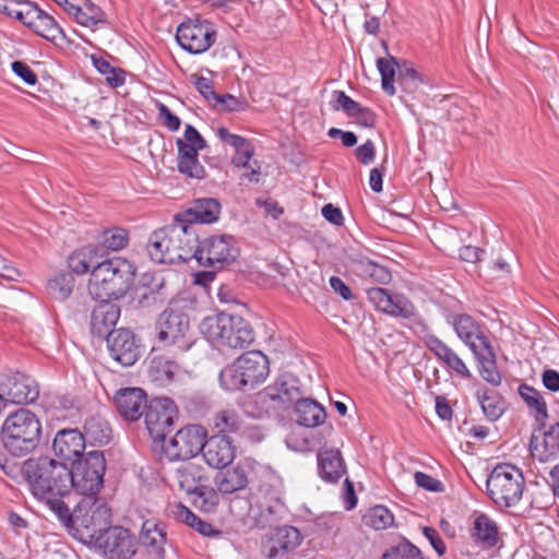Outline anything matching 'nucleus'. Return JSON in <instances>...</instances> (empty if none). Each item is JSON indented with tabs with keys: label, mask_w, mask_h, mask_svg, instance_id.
<instances>
[{
	"label": "nucleus",
	"mask_w": 559,
	"mask_h": 559,
	"mask_svg": "<svg viewBox=\"0 0 559 559\" xmlns=\"http://www.w3.org/2000/svg\"><path fill=\"white\" fill-rule=\"evenodd\" d=\"M22 474L35 498L50 511H64V499H69L70 471L64 463L40 456L23 463Z\"/></svg>",
	"instance_id": "obj_1"
},
{
	"label": "nucleus",
	"mask_w": 559,
	"mask_h": 559,
	"mask_svg": "<svg viewBox=\"0 0 559 559\" xmlns=\"http://www.w3.org/2000/svg\"><path fill=\"white\" fill-rule=\"evenodd\" d=\"M64 511L55 514L71 534L84 543H97L111 527V510L107 503L96 497H84L71 512L66 501Z\"/></svg>",
	"instance_id": "obj_2"
},
{
	"label": "nucleus",
	"mask_w": 559,
	"mask_h": 559,
	"mask_svg": "<svg viewBox=\"0 0 559 559\" xmlns=\"http://www.w3.org/2000/svg\"><path fill=\"white\" fill-rule=\"evenodd\" d=\"M198 233L177 216L175 223L155 230L147 242V253L157 263H178L194 259Z\"/></svg>",
	"instance_id": "obj_3"
},
{
	"label": "nucleus",
	"mask_w": 559,
	"mask_h": 559,
	"mask_svg": "<svg viewBox=\"0 0 559 559\" xmlns=\"http://www.w3.org/2000/svg\"><path fill=\"white\" fill-rule=\"evenodd\" d=\"M135 269L128 260L115 257L94 265L88 281V294L95 300L109 301L123 297L130 289Z\"/></svg>",
	"instance_id": "obj_4"
},
{
	"label": "nucleus",
	"mask_w": 559,
	"mask_h": 559,
	"mask_svg": "<svg viewBox=\"0 0 559 559\" xmlns=\"http://www.w3.org/2000/svg\"><path fill=\"white\" fill-rule=\"evenodd\" d=\"M202 334L213 344L229 348H243L254 341L251 324L242 317L219 312L207 317L200 324Z\"/></svg>",
	"instance_id": "obj_5"
},
{
	"label": "nucleus",
	"mask_w": 559,
	"mask_h": 559,
	"mask_svg": "<svg viewBox=\"0 0 559 559\" xmlns=\"http://www.w3.org/2000/svg\"><path fill=\"white\" fill-rule=\"evenodd\" d=\"M269 365L267 357L260 350L246 352L221 371L219 383L226 391L253 389L267 378Z\"/></svg>",
	"instance_id": "obj_6"
},
{
	"label": "nucleus",
	"mask_w": 559,
	"mask_h": 559,
	"mask_svg": "<svg viewBox=\"0 0 559 559\" xmlns=\"http://www.w3.org/2000/svg\"><path fill=\"white\" fill-rule=\"evenodd\" d=\"M40 430V423L35 414L26 408H20L3 423L4 448L15 456L26 455L37 447Z\"/></svg>",
	"instance_id": "obj_7"
},
{
	"label": "nucleus",
	"mask_w": 559,
	"mask_h": 559,
	"mask_svg": "<svg viewBox=\"0 0 559 559\" xmlns=\"http://www.w3.org/2000/svg\"><path fill=\"white\" fill-rule=\"evenodd\" d=\"M69 477V493L73 488L84 497H95L103 487L106 460L102 451H91L73 462Z\"/></svg>",
	"instance_id": "obj_8"
},
{
	"label": "nucleus",
	"mask_w": 559,
	"mask_h": 559,
	"mask_svg": "<svg viewBox=\"0 0 559 559\" xmlns=\"http://www.w3.org/2000/svg\"><path fill=\"white\" fill-rule=\"evenodd\" d=\"M525 481L520 468L511 464L497 465L487 479L492 501L500 507H513L522 498Z\"/></svg>",
	"instance_id": "obj_9"
},
{
	"label": "nucleus",
	"mask_w": 559,
	"mask_h": 559,
	"mask_svg": "<svg viewBox=\"0 0 559 559\" xmlns=\"http://www.w3.org/2000/svg\"><path fill=\"white\" fill-rule=\"evenodd\" d=\"M239 255L236 239L230 235H214L198 239L194 259L201 266L222 270Z\"/></svg>",
	"instance_id": "obj_10"
},
{
	"label": "nucleus",
	"mask_w": 559,
	"mask_h": 559,
	"mask_svg": "<svg viewBox=\"0 0 559 559\" xmlns=\"http://www.w3.org/2000/svg\"><path fill=\"white\" fill-rule=\"evenodd\" d=\"M204 469L201 465L187 462L176 469V480L180 489L193 496V503L200 509L210 512L216 506L214 490L204 485Z\"/></svg>",
	"instance_id": "obj_11"
},
{
	"label": "nucleus",
	"mask_w": 559,
	"mask_h": 559,
	"mask_svg": "<svg viewBox=\"0 0 559 559\" xmlns=\"http://www.w3.org/2000/svg\"><path fill=\"white\" fill-rule=\"evenodd\" d=\"M252 501L251 512L257 527H269L282 519L285 507L274 486L261 484L252 493Z\"/></svg>",
	"instance_id": "obj_12"
},
{
	"label": "nucleus",
	"mask_w": 559,
	"mask_h": 559,
	"mask_svg": "<svg viewBox=\"0 0 559 559\" xmlns=\"http://www.w3.org/2000/svg\"><path fill=\"white\" fill-rule=\"evenodd\" d=\"M144 415L145 426L151 438L160 441L173 430L178 408L171 399L158 397L147 404Z\"/></svg>",
	"instance_id": "obj_13"
},
{
	"label": "nucleus",
	"mask_w": 559,
	"mask_h": 559,
	"mask_svg": "<svg viewBox=\"0 0 559 559\" xmlns=\"http://www.w3.org/2000/svg\"><path fill=\"white\" fill-rule=\"evenodd\" d=\"M206 430L201 425H187L179 429L165 448L171 461H187L202 452Z\"/></svg>",
	"instance_id": "obj_14"
},
{
	"label": "nucleus",
	"mask_w": 559,
	"mask_h": 559,
	"mask_svg": "<svg viewBox=\"0 0 559 559\" xmlns=\"http://www.w3.org/2000/svg\"><path fill=\"white\" fill-rule=\"evenodd\" d=\"M156 329L160 344L176 345L180 350L190 346L189 342L185 340L189 331V319L183 312L171 308L165 309L156 322Z\"/></svg>",
	"instance_id": "obj_15"
},
{
	"label": "nucleus",
	"mask_w": 559,
	"mask_h": 559,
	"mask_svg": "<svg viewBox=\"0 0 559 559\" xmlns=\"http://www.w3.org/2000/svg\"><path fill=\"white\" fill-rule=\"evenodd\" d=\"M215 38L216 32L207 23L189 21L181 23L176 32V39L180 47L193 55L210 49Z\"/></svg>",
	"instance_id": "obj_16"
},
{
	"label": "nucleus",
	"mask_w": 559,
	"mask_h": 559,
	"mask_svg": "<svg viewBox=\"0 0 559 559\" xmlns=\"http://www.w3.org/2000/svg\"><path fill=\"white\" fill-rule=\"evenodd\" d=\"M109 559H130L136 552V539L121 526H111L96 543Z\"/></svg>",
	"instance_id": "obj_17"
},
{
	"label": "nucleus",
	"mask_w": 559,
	"mask_h": 559,
	"mask_svg": "<svg viewBox=\"0 0 559 559\" xmlns=\"http://www.w3.org/2000/svg\"><path fill=\"white\" fill-rule=\"evenodd\" d=\"M302 536L294 526L277 527L263 543L262 549L266 559H289L301 544Z\"/></svg>",
	"instance_id": "obj_18"
},
{
	"label": "nucleus",
	"mask_w": 559,
	"mask_h": 559,
	"mask_svg": "<svg viewBox=\"0 0 559 559\" xmlns=\"http://www.w3.org/2000/svg\"><path fill=\"white\" fill-rule=\"evenodd\" d=\"M367 297L377 310L391 317L408 319L415 314V307L408 298L400 294H390L385 288H369Z\"/></svg>",
	"instance_id": "obj_19"
},
{
	"label": "nucleus",
	"mask_w": 559,
	"mask_h": 559,
	"mask_svg": "<svg viewBox=\"0 0 559 559\" xmlns=\"http://www.w3.org/2000/svg\"><path fill=\"white\" fill-rule=\"evenodd\" d=\"M114 403L118 414L128 421H136L147 407L146 392L138 386L119 389L114 395Z\"/></svg>",
	"instance_id": "obj_20"
},
{
	"label": "nucleus",
	"mask_w": 559,
	"mask_h": 559,
	"mask_svg": "<svg viewBox=\"0 0 559 559\" xmlns=\"http://www.w3.org/2000/svg\"><path fill=\"white\" fill-rule=\"evenodd\" d=\"M106 341L110 356L122 366H132L140 358V346L129 330H114Z\"/></svg>",
	"instance_id": "obj_21"
},
{
	"label": "nucleus",
	"mask_w": 559,
	"mask_h": 559,
	"mask_svg": "<svg viewBox=\"0 0 559 559\" xmlns=\"http://www.w3.org/2000/svg\"><path fill=\"white\" fill-rule=\"evenodd\" d=\"M202 455L211 467L223 469L234 461L236 447L227 436L214 435L204 440Z\"/></svg>",
	"instance_id": "obj_22"
},
{
	"label": "nucleus",
	"mask_w": 559,
	"mask_h": 559,
	"mask_svg": "<svg viewBox=\"0 0 559 559\" xmlns=\"http://www.w3.org/2000/svg\"><path fill=\"white\" fill-rule=\"evenodd\" d=\"M260 397L263 402L270 401L276 406L285 408L300 399V390L295 378L283 374L273 384L266 386L260 393Z\"/></svg>",
	"instance_id": "obj_23"
},
{
	"label": "nucleus",
	"mask_w": 559,
	"mask_h": 559,
	"mask_svg": "<svg viewBox=\"0 0 559 559\" xmlns=\"http://www.w3.org/2000/svg\"><path fill=\"white\" fill-rule=\"evenodd\" d=\"M85 441L79 429H63L59 431L52 442V449L57 456L72 464L82 459Z\"/></svg>",
	"instance_id": "obj_24"
},
{
	"label": "nucleus",
	"mask_w": 559,
	"mask_h": 559,
	"mask_svg": "<svg viewBox=\"0 0 559 559\" xmlns=\"http://www.w3.org/2000/svg\"><path fill=\"white\" fill-rule=\"evenodd\" d=\"M166 532L162 524L146 520L142 524L140 543L146 550L147 559H165Z\"/></svg>",
	"instance_id": "obj_25"
},
{
	"label": "nucleus",
	"mask_w": 559,
	"mask_h": 559,
	"mask_svg": "<svg viewBox=\"0 0 559 559\" xmlns=\"http://www.w3.org/2000/svg\"><path fill=\"white\" fill-rule=\"evenodd\" d=\"M453 329L461 341L475 353L480 349L483 343H490L484 334L481 326L468 314H454L451 321Z\"/></svg>",
	"instance_id": "obj_26"
},
{
	"label": "nucleus",
	"mask_w": 559,
	"mask_h": 559,
	"mask_svg": "<svg viewBox=\"0 0 559 559\" xmlns=\"http://www.w3.org/2000/svg\"><path fill=\"white\" fill-rule=\"evenodd\" d=\"M221 204L212 198L198 199L192 206L183 213L177 214L183 224H189L195 228V224H211L218 219Z\"/></svg>",
	"instance_id": "obj_27"
},
{
	"label": "nucleus",
	"mask_w": 559,
	"mask_h": 559,
	"mask_svg": "<svg viewBox=\"0 0 559 559\" xmlns=\"http://www.w3.org/2000/svg\"><path fill=\"white\" fill-rule=\"evenodd\" d=\"M27 15L26 26L32 28L37 35L53 44L66 38L64 32L55 19L38 7L34 5L31 14Z\"/></svg>",
	"instance_id": "obj_28"
},
{
	"label": "nucleus",
	"mask_w": 559,
	"mask_h": 559,
	"mask_svg": "<svg viewBox=\"0 0 559 559\" xmlns=\"http://www.w3.org/2000/svg\"><path fill=\"white\" fill-rule=\"evenodd\" d=\"M120 308L109 301H99L91 314V331L98 337H106L118 322Z\"/></svg>",
	"instance_id": "obj_29"
},
{
	"label": "nucleus",
	"mask_w": 559,
	"mask_h": 559,
	"mask_svg": "<svg viewBox=\"0 0 559 559\" xmlns=\"http://www.w3.org/2000/svg\"><path fill=\"white\" fill-rule=\"evenodd\" d=\"M471 536L481 549H491L499 543V527L491 518L481 513L473 522Z\"/></svg>",
	"instance_id": "obj_30"
},
{
	"label": "nucleus",
	"mask_w": 559,
	"mask_h": 559,
	"mask_svg": "<svg viewBox=\"0 0 559 559\" xmlns=\"http://www.w3.org/2000/svg\"><path fill=\"white\" fill-rule=\"evenodd\" d=\"M318 467L320 476L328 481H337L346 472L338 450H321L318 454Z\"/></svg>",
	"instance_id": "obj_31"
},
{
	"label": "nucleus",
	"mask_w": 559,
	"mask_h": 559,
	"mask_svg": "<svg viewBox=\"0 0 559 559\" xmlns=\"http://www.w3.org/2000/svg\"><path fill=\"white\" fill-rule=\"evenodd\" d=\"M103 254L96 246H85L75 250L68 258V266L71 272L83 275L92 272L94 265L99 264Z\"/></svg>",
	"instance_id": "obj_32"
},
{
	"label": "nucleus",
	"mask_w": 559,
	"mask_h": 559,
	"mask_svg": "<svg viewBox=\"0 0 559 559\" xmlns=\"http://www.w3.org/2000/svg\"><path fill=\"white\" fill-rule=\"evenodd\" d=\"M214 428L217 430V435L226 436L228 433L250 435L249 428L245 427L243 421L239 414L233 408H226L218 411L212 419Z\"/></svg>",
	"instance_id": "obj_33"
},
{
	"label": "nucleus",
	"mask_w": 559,
	"mask_h": 559,
	"mask_svg": "<svg viewBox=\"0 0 559 559\" xmlns=\"http://www.w3.org/2000/svg\"><path fill=\"white\" fill-rule=\"evenodd\" d=\"M295 413L297 423L309 428L320 426L326 418L325 409L311 399H299L296 402Z\"/></svg>",
	"instance_id": "obj_34"
},
{
	"label": "nucleus",
	"mask_w": 559,
	"mask_h": 559,
	"mask_svg": "<svg viewBox=\"0 0 559 559\" xmlns=\"http://www.w3.org/2000/svg\"><path fill=\"white\" fill-rule=\"evenodd\" d=\"M179 371V365L164 355L154 356L150 361L148 376L159 385H167L175 381Z\"/></svg>",
	"instance_id": "obj_35"
},
{
	"label": "nucleus",
	"mask_w": 559,
	"mask_h": 559,
	"mask_svg": "<svg viewBox=\"0 0 559 559\" xmlns=\"http://www.w3.org/2000/svg\"><path fill=\"white\" fill-rule=\"evenodd\" d=\"M429 349L444 362L449 368L463 378H471V372L464 361L445 343L437 337H431L428 342Z\"/></svg>",
	"instance_id": "obj_36"
},
{
	"label": "nucleus",
	"mask_w": 559,
	"mask_h": 559,
	"mask_svg": "<svg viewBox=\"0 0 559 559\" xmlns=\"http://www.w3.org/2000/svg\"><path fill=\"white\" fill-rule=\"evenodd\" d=\"M215 485L222 493H234L245 489L248 485L247 472L239 465L221 471L215 476Z\"/></svg>",
	"instance_id": "obj_37"
},
{
	"label": "nucleus",
	"mask_w": 559,
	"mask_h": 559,
	"mask_svg": "<svg viewBox=\"0 0 559 559\" xmlns=\"http://www.w3.org/2000/svg\"><path fill=\"white\" fill-rule=\"evenodd\" d=\"M176 144L178 148L177 160H189L190 158L199 157V151L205 148L206 141L194 127L187 124L183 138L178 139Z\"/></svg>",
	"instance_id": "obj_38"
},
{
	"label": "nucleus",
	"mask_w": 559,
	"mask_h": 559,
	"mask_svg": "<svg viewBox=\"0 0 559 559\" xmlns=\"http://www.w3.org/2000/svg\"><path fill=\"white\" fill-rule=\"evenodd\" d=\"M520 396L533 414L539 428H545V421L548 417L547 404L542 393L528 384H521L518 389Z\"/></svg>",
	"instance_id": "obj_39"
},
{
	"label": "nucleus",
	"mask_w": 559,
	"mask_h": 559,
	"mask_svg": "<svg viewBox=\"0 0 559 559\" xmlns=\"http://www.w3.org/2000/svg\"><path fill=\"white\" fill-rule=\"evenodd\" d=\"M479 364V372L484 380L498 385L501 382V374L496 364V354L490 343H483L480 349L473 353Z\"/></svg>",
	"instance_id": "obj_40"
},
{
	"label": "nucleus",
	"mask_w": 559,
	"mask_h": 559,
	"mask_svg": "<svg viewBox=\"0 0 559 559\" xmlns=\"http://www.w3.org/2000/svg\"><path fill=\"white\" fill-rule=\"evenodd\" d=\"M82 435L85 443L104 445L110 440L111 429L104 418L91 416L84 423Z\"/></svg>",
	"instance_id": "obj_41"
},
{
	"label": "nucleus",
	"mask_w": 559,
	"mask_h": 559,
	"mask_svg": "<svg viewBox=\"0 0 559 559\" xmlns=\"http://www.w3.org/2000/svg\"><path fill=\"white\" fill-rule=\"evenodd\" d=\"M7 394L12 403L23 404L35 401L38 396V390L29 379L16 376L9 380Z\"/></svg>",
	"instance_id": "obj_42"
},
{
	"label": "nucleus",
	"mask_w": 559,
	"mask_h": 559,
	"mask_svg": "<svg viewBox=\"0 0 559 559\" xmlns=\"http://www.w3.org/2000/svg\"><path fill=\"white\" fill-rule=\"evenodd\" d=\"M173 513L178 521L186 523L188 526L194 528L203 536L221 535V532L215 530L212 524L200 519L183 504H176L174 507Z\"/></svg>",
	"instance_id": "obj_43"
},
{
	"label": "nucleus",
	"mask_w": 559,
	"mask_h": 559,
	"mask_svg": "<svg viewBox=\"0 0 559 559\" xmlns=\"http://www.w3.org/2000/svg\"><path fill=\"white\" fill-rule=\"evenodd\" d=\"M377 68L381 75V85L384 93L390 96L395 95V75L396 72H400V69H402L403 66H400L395 57L389 55L386 58H379L377 60Z\"/></svg>",
	"instance_id": "obj_44"
},
{
	"label": "nucleus",
	"mask_w": 559,
	"mask_h": 559,
	"mask_svg": "<svg viewBox=\"0 0 559 559\" xmlns=\"http://www.w3.org/2000/svg\"><path fill=\"white\" fill-rule=\"evenodd\" d=\"M478 401L485 416L495 421L501 417L504 412L503 399L495 390H485L477 393Z\"/></svg>",
	"instance_id": "obj_45"
},
{
	"label": "nucleus",
	"mask_w": 559,
	"mask_h": 559,
	"mask_svg": "<svg viewBox=\"0 0 559 559\" xmlns=\"http://www.w3.org/2000/svg\"><path fill=\"white\" fill-rule=\"evenodd\" d=\"M74 280L72 275L60 273L47 283V292L56 300H66L72 293Z\"/></svg>",
	"instance_id": "obj_46"
},
{
	"label": "nucleus",
	"mask_w": 559,
	"mask_h": 559,
	"mask_svg": "<svg viewBox=\"0 0 559 559\" xmlns=\"http://www.w3.org/2000/svg\"><path fill=\"white\" fill-rule=\"evenodd\" d=\"M362 520L367 526L373 530H385L393 525L394 516L388 508L376 506L368 510Z\"/></svg>",
	"instance_id": "obj_47"
},
{
	"label": "nucleus",
	"mask_w": 559,
	"mask_h": 559,
	"mask_svg": "<svg viewBox=\"0 0 559 559\" xmlns=\"http://www.w3.org/2000/svg\"><path fill=\"white\" fill-rule=\"evenodd\" d=\"M381 559H425V557L418 547L408 540H403L386 549Z\"/></svg>",
	"instance_id": "obj_48"
},
{
	"label": "nucleus",
	"mask_w": 559,
	"mask_h": 559,
	"mask_svg": "<svg viewBox=\"0 0 559 559\" xmlns=\"http://www.w3.org/2000/svg\"><path fill=\"white\" fill-rule=\"evenodd\" d=\"M33 7L34 5L29 2L0 0V12L22 22L24 25H26L28 20V15H26V13L31 14Z\"/></svg>",
	"instance_id": "obj_49"
},
{
	"label": "nucleus",
	"mask_w": 559,
	"mask_h": 559,
	"mask_svg": "<svg viewBox=\"0 0 559 559\" xmlns=\"http://www.w3.org/2000/svg\"><path fill=\"white\" fill-rule=\"evenodd\" d=\"M76 22L86 27H95L104 23V12L88 0H83Z\"/></svg>",
	"instance_id": "obj_50"
},
{
	"label": "nucleus",
	"mask_w": 559,
	"mask_h": 559,
	"mask_svg": "<svg viewBox=\"0 0 559 559\" xmlns=\"http://www.w3.org/2000/svg\"><path fill=\"white\" fill-rule=\"evenodd\" d=\"M128 231L120 227L106 229L102 236L103 246L112 251L123 249L128 245Z\"/></svg>",
	"instance_id": "obj_51"
},
{
	"label": "nucleus",
	"mask_w": 559,
	"mask_h": 559,
	"mask_svg": "<svg viewBox=\"0 0 559 559\" xmlns=\"http://www.w3.org/2000/svg\"><path fill=\"white\" fill-rule=\"evenodd\" d=\"M397 83L404 92L412 94L420 86L423 79L415 69L408 68L406 63H404L403 68L400 69Z\"/></svg>",
	"instance_id": "obj_52"
},
{
	"label": "nucleus",
	"mask_w": 559,
	"mask_h": 559,
	"mask_svg": "<svg viewBox=\"0 0 559 559\" xmlns=\"http://www.w3.org/2000/svg\"><path fill=\"white\" fill-rule=\"evenodd\" d=\"M177 167L180 174L187 178L201 180L205 178L206 171L204 166L199 162V157L190 158L189 160H177Z\"/></svg>",
	"instance_id": "obj_53"
},
{
	"label": "nucleus",
	"mask_w": 559,
	"mask_h": 559,
	"mask_svg": "<svg viewBox=\"0 0 559 559\" xmlns=\"http://www.w3.org/2000/svg\"><path fill=\"white\" fill-rule=\"evenodd\" d=\"M332 97V108L334 110L342 109L348 117H352L361 106L359 103L347 96L343 91H334Z\"/></svg>",
	"instance_id": "obj_54"
},
{
	"label": "nucleus",
	"mask_w": 559,
	"mask_h": 559,
	"mask_svg": "<svg viewBox=\"0 0 559 559\" xmlns=\"http://www.w3.org/2000/svg\"><path fill=\"white\" fill-rule=\"evenodd\" d=\"M235 151L236 153L231 159L233 165L239 168H249L250 160L254 155V146L252 143L246 139Z\"/></svg>",
	"instance_id": "obj_55"
},
{
	"label": "nucleus",
	"mask_w": 559,
	"mask_h": 559,
	"mask_svg": "<svg viewBox=\"0 0 559 559\" xmlns=\"http://www.w3.org/2000/svg\"><path fill=\"white\" fill-rule=\"evenodd\" d=\"M362 269L364 273L377 283L386 284L391 281L390 271L382 265L369 261L362 264Z\"/></svg>",
	"instance_id": "obj_56"
},
{
	"label": "nucleus",
	"mask_w": 559,
	"mask_h": 559,
	"mask_svg": "<svg viewBox=\"0 0 559 559\" xmlns=\"http://www.w3.org/2000/svg\"><path fill=\"white\" fill-rule=\"evenodd\" d=\"M543 444L548 455L559 453V423L551 425L548 430L543 433Z\"/></svg>",
	"instance_id": "obj_57"
},
{
	"label": "nucleus",
	"mask_w": 559,
	"mask_h": 559,
	"mask_svg": "<svg viewBox=\"0 0 559 559\" xmlns=\"http://www.w3.org/2000/svg\"><path fill=\"white\" fill-rule=\"evenodd\" d=\"M414 478L418 487H421L428 491L442 492L444 489V486L440 480L426 473L416 472Z\"/></svg>",
	"instance_id": "obj_58"
},
{
	"label": "nucleus",
	"mask_w": 559,
	"mask_h": 559,
	"mask_svg": "<svg viewBox=\"0 0 559 559\" xmlns=\"http://www.w3.org/2000/svg\"><path fill=\"white\" fill-rule=\"evenodd\" d=\"M11 68L12 71L28 85H35L37 83V75L26 63L14 61Z\"/></svg>",
	"instance_id": "obj_59"
},
{
	"label": "nucleus",
	"mask_w": 559,
	"mask_h": 559,
	"mask_svg": "<svg viewBox=\"0 0 559 559\" xmlns=\"http://www.w3.org/2000/svg\"><path fill=\"white\" fill-rule=\"evenodd\" d=\"M355 156L361 164L369 165L376 156L374 143L371 140H367L355 150Z\"/></svg>",
	"instance_id": "obj_60"
},
{
	"label": "nucleus",
	"mask_w": 559,
	"mask_h": 559,
	"mask_svg": "<svg viewBox=\"0 0 559 559\" xmlns=\"http://www.w3.org/2000/svg\"><path fill=\"white\" fill-rule=\"evenodd\" d=\"M195 87L200 92V94L207 99L209 102H216L218 100V94L215 93L213 88V83L210 79L204 76H199L195 80Z\"/></svg>",
	"instance_id": "obj_61"
},
{
	"label": "nucleus",
	"mask_w": 559,
	"mask_h": 559,
	"mask_svg": "<svg viewBox=\"0 0 559 559\" xmlns=\"http://www.w3.org/2000/svg\"><path fill=\"white\" fill-rule=\"evenodd\" d=\"M356 123L364 128H372L376 123V115L369 108L360 106L352 116Z\"/></svg>",
	"instance_id": "obj_62"
},
{
	"label": "nucleus",
	"mask_w": 559,
	"mask_h": 559,
	"mask_svg": "<svg viewBox=\"0 0 559 559\" xmlns=\"http://www.w3.org/2000/svg\"><path fill=\"white\" fill-rule=\"evenodd\" d=\"M424 535L430 542L433 549L437 551L439 556H442L447 551L445 544L439 533L432 527H424Z\"/></svg>",
	"instance_id": "obj_63"
},
{
	"label": "nucleus",
	"mask_w": 559,
	"mask_h": 559,
	"mask_svg": "<svg viewBox=\"0 0 559 559\" xmlns=\"http://www.w3.org/2000/svg\"><path fill=\"white\" fill-rule=\"evenodd\" d=\"M159 110V117L163 119L164 124L170 130V131H177L180 127V119L174 115L169 108L160 104L158 107Z\"/></svg>",
	"instance_id": "obj_64"
}]
</instances>
